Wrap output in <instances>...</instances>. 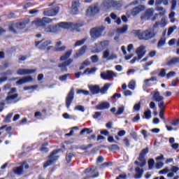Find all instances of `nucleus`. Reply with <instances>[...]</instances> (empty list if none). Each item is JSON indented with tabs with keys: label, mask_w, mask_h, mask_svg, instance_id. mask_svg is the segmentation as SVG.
I'll return each mask as SVG.
<instances>
[{
	"label": "nucleus",
	"mask_w": 179,
	"mask_h": 179,
	"mask_svg": "<svg viewBox=\"0 0 179 179\" xmlns=\"http://www.w3.org/2000/svg\"><path fill=\"white\" fill-rule=\"evenodd\" d=\"M27 162H26V161L23 162L22 163V165L20 166H17L13 169V171L14 173V174H17V176H22V174H23V166H24V164H27Z\"/></svg>",
	"instance_id": "6ab92c4d"
},
{
	"label": "nucleus",
	"mask_w": 179,
	"mask_h": 179,
	"mask_svg": "<svg viewBox=\"0 0 179 179\" xmlns=\"http://www.w3.org/2000/svg\"><path fill=\"white\" fill-rule=\"evenodd\" d=\"M59 45H62V42H61V41L56 43L57 48H55V51L56 52H62V51H65V50H66V46L64 45L59 47Z\"/></svg>",
	"instance_id": "4be33fe9"
},
{
	"label": "nucleus",
	"mask_w": 179,
	"mask_h": 179,
	"mask_svg": "<svg viewBox=\"0 0 179 179\" xmlns=\"http://www.w3.org/2000/svg\"><path fill=\"white\" fill-rule=\"evenodd\" d=\"M164 44H166V38L162 37L158 41L157 47H163V45H164Z\"/></svg>",
	"instance_id": "a19ab883"
},
{
	"label": "nucleus",
	"mask_w": 179,
	"mask_h": 179,
	"mask_svg": "<svg viewBox=\"0 0 179 179\" xmlns=\"http://www.w3.org/2000/svg\"><path fill=\"white\" fill-rule=\"evenodd\" d=\"M179 64V57H173L166 62L167 66H173Z\"/></svg>",
	"instance_id": "393cba45"
},
{
	"label": "nucleus",
	"mask_w": 179,
	"mask_h": 179,
	"mask_svg": "<svg viewBox=\"0 0 179 179\" xmlns=\"http://www.w3.org/2000/svg\"><path fill=\"white\" fill-rule=\"evenodd\" d=\"M86 43V38H83L80 41H77L74 44V47H80V45H83Z\"/></svg>",
	"instance_id": "e433bc0d"
},
{
	"label": "nucleus",
	"mask_w": 179,
	"mask_h": 179,
	"mask_svg": "<svg viewBox=\"0 0 179 179\" xmlns=\"http://www.w3.org/2000/svg\"><path fill=\"white\" fill-rule=\"evenodd\" d=\"M159 78H164L166 76V69H161L160 72L158 74Z\"/></svg>",
	"instance_id": "864d4df0"
},
{
	"label": "nucleus",
	"mask_w": 179,
	"mask_h": 179,
	"mask_svg": "<svg viewBox=\"0 0 179 179\" xmlns=\"http://www.w3.org/2000/svg\"><path fill=\"white\" fill-rule=\"evenodd\" d=\"M159 16H164V11L155 14V15L151 18L152 22H155V20H157Z\"/></svg>",
	"instance_id": "79ce46f5"
},
{
	"label": "nucleus",
	"mask_w": 179,
	"mask_h": 179,
	"mask_svg": "<svg viewBox=\"0 0 179 179\" xmlns=\"http://www.w3.org/2000/svg\"><path fill=\"white\" fill-rule=\"evenodd\" d=\"M87 133L88 135L90 134H93V129L90 128H84L80 132V135H83V134Z\"/></svg>",
	"instance_id": "f704fd0d"
},
{
	"label": "nucleus",
	"mask_w": 179,
	"mask_h": 179,
	"mask_svg": "<svg viewBox=\"0 0 179 179\" xmlns=\"http://www.w3.org/2000/svg\"><path fill=\"white\" fill-rule=\"evenodd\" d=\"M101 78L104 80H111L113 78H117V74L113 71L107 70L106 72L101 73Z\"/></svg>",
	"instance_id": "9b49d317"
},
{
	"label": "nucleus",
	"mask_w": 179,
	"mask_h": 179,
	"mask_svg": "<svg viewBox=\"0 0 179 179\" xmlns=\"http://www.w3.org/2000/svg\"><path fill=\"white\" fill-rule=\"evenodd\" d=\"M13 116V113H8L5 119H4V122L9 123L10 122V120L12 119V117Z\"/></svg>",
	"instance_id": "49530a36"
},
{
	"label": "nucleus",
	"mask_w": 179,
	"mask_h": 179,
	"mask_svg": "<svg viewBox=\"0 0 179 179\" xmlns=\"http://www.w3.org/2000/svg\"><path fill=\"white\" fill-rule=\"evenodd\" d=\"M175 29H176V26L169 27L168 29V36H170V34H172Z\"/></svg>",
	"instance_id": "0e129e2a"
},
{
	"label": "nucleus",
	"mask_w": 179,
	"mask_h": 179,
	"mask_svg": "<svg viewBox=\"0 0 179 179\" xmlns=\"http://www.w3.org/2000/svg\"><path fill=\"white\" fill-rule=\"evenodd\" d=\"M155 166V159H150L148 160V170H152Z\"/></svg>",
	"instance_id": "c03bdc74"
},
{
	"label": "nucleus",
	"mask_w": 179,
	"mask_h": 179,
	"mask_svg": "<svg viewBox=\"0 0 179 179\" xmlns=\"http://www.w3.org/2000/svg\"><path fill=\"white\" fill-rule=\"evenodd\" d=\"M149 153V148H145L141 150V152L139 154V157L138 158V161L134 162V164H136L137 166H139L140 167H143L146 165V159H145L147 154Z\"/></svg>",
	"instance_id": "0eeeda50"
},
{
	"label": "nucleus",
	"mask_w": 179,
	"mask_h": 179,
	"mask_svg": "<svg viewBox=\"0 0 179 179\" xmlns=\"http://www.w3.org/2000/svg\"><path fill=\"white\" fill-rule=\"evenodd\" d=\"M45 146H48V143H45L42 144L40 148V150L42 152V153H48V151L50 150V149H48V148Z\"/></svg>",
	"instance_id": "2f4dec72"
},
{
	"label": "nucleus",
	"mask_w": 179,
	"mask_h": 179,
	"mask_svg": "<svg viewBox=\"0 0 179 179\" xmlns=\"http://www.w3.org/2000/svg\"><path fill=\"white\" fill-rule=\"evenodd\" d=\"M31 80H33V78L31 77V76H27L25 77H22L21 79L17 80L16 82V85H17L18 86H20L22 85H24V83L31 82Z\"/></svg>",
	"instance_id": "a211bd4d"
},
{
	"label": "nucleus",
	"mask_w": 179,
	"mask_h": 179,
	"mask_svg": "<svg viewBox=\"0 0 179 179\" xmlns=\"http://www.w3.org/2000/svg\"><path fill=\"white\" fill-rule=\"evenodd\" d=\"M171 10H176V7L177 6V0H171Z\"/></svg>",
	"instance_id": "603ef678"
},
{
	"label": "nucleus",
	"mask_w": 179,
	"mask_h": 179,
	"mask_svg": "<svg viewBox=\"0 0 179 179\" xmlns=\"http://www.w3.org/2000/svg\"><path fill=\"white\" fill-rule=\"evenodd\" d=\"M142 10H145V6L143 5H139L135 8H134L131 10V16H136L137 15H139Z\"/></svg>",
	"instance_id": "f3484780"
},
{
	"label": "nucleus",
	"mask_w": 179,
	"mask_h": 179,
	"mask_svg": "<svg viewBox=\"0 0 179 179\" xmlns=\"http://www.w3.org/2000/svg\"><path fill=\"white\" fill-rule=\"evenodd\" d=\"M71 55H72V50L66 52L64 55L60 57V61H65L58 64V68L61 69V72H68L67 66H69V65L73 62V59H68Z\"/></svg>",
	"instance_id": "7ed1b4c3"
},
{
	"label": "nucleus",
	"mask_w": 179,
	"mask_h": 179,
	"mask_svg": "<svg viewBox=\"0 0 179 179\" xmlns=\"http://www.w3.org/2000/svg\"><path fill=\"white\" fill-rule=\"evenodd\" d=\"M17 97H19L18 94H14L13 95H8L6 97V101H7V103H10V101H12V100H15V99Z\"/></svg>",
	"instance_id": "cd10ccee"
},
{
	"label": "nucleus",
	"mask_w": 179,
	"mask_h": 179,
	"mask_svg": "<svg viewBox=\"0 0 179 179\" xmlns=\"http://www.w3.org/2000/svg\"><path fill=\"white\" fill-rule=\"evenodd\" d=\"M26 27V22H18L12 21L8 24V30L13 34H17V29L22 30Z\"/></svg>",
	"instance_id": "423d86ee"
},
{
	"label": "nucleus",
	"mask_w": 179,
	"mask_h": 179,
	"mask_svg": "<svg viewBox=\"0 0 179 179\" xmlns=\"http://www.w3.org/2000/svg\"><path fill=\"white\" fill-rule=\"evenodd\" d=\"M133 33L137 36L139 40H144V41H149V40L155 38L156 34H157V33L155 31V29L152 28H149L145 31L141 29L134 30Z\"/></svg>",
	"instance_id": "f257e3e1"
},
{
	"label": "nucleus",
	"mask_w": 179,
	"mask_h": 179,
	"mask_svg": "<svg viewBox=\"0 0 179 179\" xmlns=\"http://www.w3.org/2000/svg\"><path fill=\"white\" fill-rule=\"evenodd\" d=\"M144 15H145V17H146V19L150 20V17H152V16H153V9L152 8L148 9L145 12Z\"/></svg>",
	"instance_id": "c756f323"
},
{
	"label": "nucleus",
	"mask_w": 179,
	"mask_h": 179,
	"mask_svg": "<svg viewBox=\"0 0 179 179\" xmlns=\"http://www.w3.org/2000/svg\"><path fill=\"white\" fill-rule=\"evenodd\" d=\"M151 94H152L153 101L158 103V107L160 108L159 117L162 118V120H164V108H166L164 101V97L160 95V92H152Z\"/></svg>",
	"instance_id": "f03ea898"
},
{
	"label": "nucleus",
	"mask_w": 179,
	"mask_h": 179,
	"mask_svg": "<svg viewBox=\"0 0 179 179\" xmlns=\"http://www.w3.org/2000/svg\"><path fill=\"white\" fill-rule=\"evenodd\" d=\"M157 80V77H151L150 79H145L144 80V83H145L147 87H150V84H149L150 82H156Z\"/></svg>",
	"instance_id": "72a5a7b5"
},
{
	"label": "nucleus",
	"mask_w": 179,
	"mask_h": 179,
	"mask_svg": "<svg viewBox=\"0 0 179 179\" xmlns=\"http://www.w3.org/2000/svg\"><path fill=\"white\" fill-rule=\"evenodd\" d=\"M80 6V3H79V1H73L71 6L72 12H73L74 13H76L77 12H78Z\"/></svg>",
	"instance_id": "b1692460"
},
{
	"label": "nucleus",
	"mask_w": 179,
	"mask_h": 179,
	"mask_svg": "<svg viewBox=\"0 0 179 179\" xmlns=\"http://www.w3.org/2000/svg\"><path fill=\"white\" fill-rule=\"evenodd\" d=\"M96 108L99 110H108L110 108V103L107 101L101 102L99 104L96 106Z\"/></svg>",
	"instance_id": "412c9836"
},
{
	"label": "nucleus",
	"mask_w": 179,
	"mask_h": 179,
	"mask_svg": "<svg viewBox=\"0 0 179 179\" xmlns=\"http://www.w3.org/2000/svg\"><path fill=\"white\" fill-rule=\"evenodd\" d=\"M69 76H71V74L70 73H66V74H64L63 76H61L59 79V80H61L62 82H64L65 80H66V79H68V78H69Z\"/></svg>",
	"instance_id": "09e8293b"
},
{
	"label": "nucleus",
	"mask_w": 179,
	"mask_h": 179,
	"mask_svg": "<svg viewBox=\"0 0 179 179\" xmlns=\"http://www.w3.org/2000/svg\"><path fill=\"white\" fill-rule=\"evenodd\" d=\"M53 20H56V19H51L47 17H43L42 19H38L36 20V24H38V26H45L47 23H51Z\"/></svg>",
	"instance_id": "dca6fc26"
},
{
	"label": "nucleus",
	"mask_w": 179,
	"mask_h": 179,
	"mask_svg": "<svg viewBox=\"0 0 179 179\" xmlns=\"http://www.w3.org/2000/svg\"><path fill=\"white\" fill-rule=\"evenodd\" d=\"M109 150L114 152V150H120V146L117 144H112L108 147Z\"/></svg>",
	"instance_id": "4c0bfd02"
},
{
	"label": "nucleus",
	"mask_w": 179,
	"mask_h": 179,
	"mask_svg": "<svg viewBox=\"0 0 179 179\" xmlns=\"http://www.w3.org/2000/svg\"><path fill=\"white\" fill-rule=\"evenodd\" d=\"M178 170H179L178 166H171V171L172 173H177V171H178Z\"/></svg>",
	"instance_id": "69168bd1"
},
{
	"label": "nucleus",
	"mask_w": 179,
	"mask_h": 179,
	"mask_svg": "<svg viewBox=\"0 0 179 179\" xmlns=\"http://www.w3.org/2000/svg\"><path fill=\"white\" fill-rule=\"evenodd\" d=\"M76 94H84L85 96H89V94H90V92H89V91H87V90H77V92H76Z\"/></svg>",
	"instance_id": "37998d69"
},
{
	"label": "nucleus",
	"mask_w": 179,
	"mask_h": 179,
	"mask_svg": "<svg viewBox=\"0 0 179 179\" xmlns=\"http://www.w3.org/2000/svg\"><path fill=\"white\" fill-rule=\"evenodd\" d=\"M73 99H75V88L73 87L71 88V90L69 92L65 99V104L66 108H71V104H72Z\"/></svg>",
	"instance_id": "9d476101"
},
{
	"label": "nucleus",
	"mask_w": 179,
	"mask_h": 179,
	"mask_svg": "<svg viewBox=\"0 0 179 179\" xmlns=\"http://www.w3.org/2000/svg\"><path fill=\"white\" fill-rule=\"evenodd\" d=\"M89 65H90V61H89V59H87L83 63H81L79 70L83 71V69H85L86 66H89Z\"/></svg>",
	"instance_id": "c85d7f7f"
},
{
	"label": "nucleus",
	"mask_w": 179,
	"mask_h": 179,
	"mask_svg": "<svg viewBox=\"0 0 179 179\" xmlns=\"http://www.w3.org/2000/svg\"><path fill=\"white\" fill-rule=\"evenodd\" d=\"M134 110H135V111H139V110H141V103H138L137 104H135L134 106Z\"/></svg>",
	"instance_id": "774afa93"
},
{
	"label": "nucleus",
	"mask_w": 179,
	"mask_h": 179,
	"mask_svg": "<svg viewBox=\"0 0 179 179\" xmlns=\"http://www.w3.org/2000/svg\"><path fill=\"white\" fill-rule=\"evenodd\" d=\"M90 59L92 62H93L94 64H96V62L99 61V56H97L96 55H94L91 56Z\"/></svg>",
	"instance_id": "5fc2aeb1"
},
{
	"label": "nucleus",
	"mask_w": 179,
	"mask_h": 179,
	"mask_svg": "<svg viewBox=\"0 0 179 179\" xmlns=\"http://www.w3.org/2000/svg\"><path fill=\"white\" fill-rule=\"evenodd\" d=\"M163 166H164V164L162 162H159L156 164L155 167L156 169H157L158 170L162 169V167H163Z\"/></svg>",
	"instance_id": "680f3d73"
},
{
	"label": "nucleus",
	"mask_w": 179,
	"mask_h": 179,
	"mask_svg": "<svg viewBox=\"0 0 179 179\" xmlns=\"http://www.w3.org/2000/svg\"><path fill=\"white\" fill-rule=\"evenodd\" d=\"M103 58L104 59H106L107 61H111L113 59H115V58H117V55H110V50L107 49L103 53Z\"/></svg>",
	"instance_id": "aec40b11"
},
{
	"label": "nucleus",
	"mask_w": 179,
	"mask_h": 179,
	"mask_svg": "<svg viewBox=\"0 0 179 179\" xmlns=\"http://www.w3.org/2000/svg\"><path fill=\"white\" fill-rule=\"evenodd\" d=\"M59 29L61 30L62 29H69L70 27H72V23L71 22H62L58 23Z\"/></svg>",
	"instance_id": "5701e85b"
},
{
	"label": "nucleus",
	"mask_w": 179,
	"mask_h": 179,
	"mask_svg": "<svg viewBox=\"0 0 179 179\" xmlns=\"http://www.w3.org/2000/svg\"><path fill=\"white\" fill-rule=\"evenodd\" d=\"M74 156H75V155H73V153H72V152L66 154V161L68 163H71V162H72V157H73Z\"/></svg>",
	"instance_id": "c9c22d12"
},
{
	"label": "nucleus",
	"mask_w": 179,
	"mask_h": 179,
	"mask_svg": "<svg viewBox=\"0 0 179 179\" xmlns=\"http://www.w3.org/2000/svg\"><path fill=\"white\" fill-rule=\"evenodd\" d=\"M75 110H78V111H81L82 113H85V106L81 105H78L75 107Z\"/></svg>",
	"instance_id": "6e6d98bb"
},
{
	"label": "nucleus",
	"mask_w": 179,
	"mask_h": 179,
	"mask_svg": "<svg viewBox=\"0 0 179 179\" xmlns=\"http://www.w3.org/2000/svg\"><path fill=\"white\" fill-rule=\"evenodd\" d=\"M136 174H135V178H142V176L143 175V169L136 167L135 169Z\"/></svg>",
	"instance_id": "a878e982"
},
{
	"label": "nucleus",
	"mask_w": 179,
	"mask_h": 179,
	"mask_svg": "<svg viewBox=\"0 0 179 179\" xmlns=\"http://www.w3.org/2000/svg\"><path fill=\"white\" fill-rule=\"evenodd\" d=\"M59 13V7L56 6L52 9H46L43 11L44 16H57Z\"/></svg>",
	"instance_id": "2eb2a0df"
},
{
	"label": "nucleus",
	"mask_w": 179,
	"mask_h": 179,
	"mask_svg": "<svg viewBox=\"0 0 179 179\" xmlns=\"http://www.w3.org/2000/svg\"><path fill=\"white\" fill-rule=\"evenodd\" d=\"M106 27L103 26L92 28L90 31L91 38H92L93 40H96V38H99V37H101L103 31H104Z\"/></svg>",
	"instance_id": "6e6552de"
},
{
	"label": "nucleus",
	"mask_w": 179,
	"mask_h": 179,
	"mask_svg": "<svg viewBox=\"0 0 179 179\" xmlns=\"http://www.w3.org/2000/svg\"><path fill=\"white\" fill-rule=\"evenodd\" d=\"M136 54L138 57V60H141L143 58L144 55H146V46L142 45H140L136 50Z\"/></svg>",
	"instance_id": "f8f14e48"
},
{
	"label": "nucleus",
	"mask_w": 179,
	"mask_h": 179,
	"mask_svg": "<svg viewBox=\"0 0 179 179\" xmlns=\"http://www.w3.org/2000/svg\"><path fill=\"white\" fill-rule=\"evenodd\" d=\"M162 3H163L165 6L169 5V0H157L155 2V5H157V6H159V5H162Z\"/></svg>",
	"instance_id": "ea45409f"
},
{
	"label": "nucleus",
	"mask_w": 179,
	"mask_h": 179,
	"mask_svg": "<svg viewBox=\"0 0 179 179\" xmlns=\"http://www.w3.org/2000/svg\"><path fill=\"white\" fill-rule=\"evenodd\" d=\"M0 75H1V76H8V75H12V71H10V70H7V71H5V72L1 73Z\"/></svg>",
	"instance_id": "bf43d9fd"
},
{
	"label": "nucleus",
	"mask_w": 179,
	"mask_h": 179,
	"mask_svg": "<svg viewBox=\"0 0 179 179\" xmlns=\"http://www.w3.org/2000/svg\"><path fill=\"white\" fill-rule=\"evenodd\" d=\"M86 50H87V46L85 45L78 50L77 55L78 57H82V55L86 52Z\"/></svg>",
	"instance_id": "7c9ffc66"
},
{
	"label": "nucleus",
	"mask_w": 179,
	"mask_h": 179,
	"mask_svg": "<svg viewBox=\"0 0 179 179\" xmlns=\"http://www.w3.org/2000/svg\"><path fill=\"white\" fill-rule=\"evenodd\" d=\"M102 6L105 10H108L111 8H121V3L114 0H103Z\"/></svg>",
	"instance_id": "1a4fd4ad"
},
{
	"label": "nucleus",
	"mask_w": 179,
	"mask_h": 179,
	"mask_svg": "<svg viewBox=\"0 0 179 179\" xmlns=\"http://www.w3.org/2000/svg\"><path fill=\"white\" fill-rule=\"evenodd\" d=\"M61 30L59 29V26L57 24L56 25H52V33H57Z\"/></svg>",
	"instance_id": "de8ad7c7"
},
{
	"label": "nucleus",
	"mask_w": 179,
	"mask_h": 179,
	"mask_svg": "<svg viewBox=\"0 0 179 179\" xmlns=\"http://www.w3.org/2000/svg\"><path fill=\"white\" fill-rule=\"evenodd\" d=\"M38 86L37 85H31V86H27L24 87V90H30L31 89H37Z\"/></svg>",
	"instance_id": "13d9d810"
},
{
	"label": "nucleus",
	"mask_w": 179,
	"mask_h": 179,
	"mask_svg": "<svg viewBox=\"0 0 179 179\" xmlns=\"http://www.w3.org/2000/svg\"><path fill=\"white\" fill-rule=\"evenodd\" d=\"M111 164V162H104L99 166L100 170H103L106 167H108Z\"/></svg>",
	"instance_id": "3c124183"
},
{
	"label": "nucleus",
	"mask_w": 179,
	"mask_h": 179,
	"mask_svg": "<svg viewBox=\"0 0 179 179\" xmlns=\"http://www.w3.org/2000/svg\"><path fill=\"white\" fill-rule=\"evenodd\" d=\"M128 30V25H123L122 27L121 28H119L117 29V31L118 33H120V34H124V33H127V31Z\"/></svg>",
	"instance_id": "58836bf2"
},
{
	"label": "nucleus",
	"mask_w": 179,
	"mask_h": 179,
	"mask_svg": "<svg viewBox=\"0 0 179 179\" xmlns=\"http://www.w3.org/2000/svg\"><path fill=\"white\" fill-rule=\"evenodd\" d=\"M176 75V72L174 71H170L166 74V78L170 79V78H173Z\"/></svg>",
	"instance_id": "e2e57ef3"
},
{
	"label": "nucleus",
	"mask_w": 179,
	"mask_h": 179,
	"mask_svg": "<svg viewBox=\"0 0 179 179\" xmlns=\"http://www.w3.org/2000/svg\"><path fill=\"white\" fill-rule=\"evenodd\" d=\"M43 41H44V38L42 39L41 41H35V47H38L39 48V50H45V48H47V47H48V45L52 44V42L51 41V40L45 41L43 43ZM41 43H42V44H41ZM40 44H41V45H40Z\"/></svg>",
	"instance_id": "4468645a"
},
{
	"label": "nucleus",
	"mask_w": 179,
	"mask_h": 179,
	"mask_svg": "<svg viewBox=\"0 0 179 179\" xmlns=\"http://www.w3.org/2000/svg\"><path fill=\"white\" fill-rule=\"evenodd\" d=\"M99 117H101V112H95L93 118H94V120H97Z\"/></svg>",
	"instance_id": "338daca9"
},
{
	"label": "nucleus",
	"mask_w": 179,
	"mask_h": 179,
	"mask_svg": "<svg viewBox=\"0 0 179 179\" xmlns=\"http://www.w3.org/2000/svg\"><path fill=\"white\" fill-rule=\"evenodd\" d=\"M101 135H104V136H108L110 135V131L106 129L101 130L100 131Z\"/></svg>",
	"instance_id": "052dcab7"
},
{
	"label": "nucleus",
	"mask_w": 179,
	"mask_h": 179,
	"mask_svg": "<svg viewBox=\"0 0 179 179\" xmlns=\"http://www.w3.org/2000/svg\"><path fill=\"white\" fill-rule=\"evenodd\" d=\"M35 72H37L36 69H19L17 71V75H19L20 76H24L26 75H31L32 73H34Z\"/></svg>",
	"instance_id": "ddd939ff"
},
{
	"label": "nucleus",
	"mask_w": 179,
	"mask_h": 179,
	"mask_svg": "<svg viewBox=\"0 0 179 179\" xmlns=\"http://www.w3.org/2000/svg\"><path fill=\"white\" fill-rule=\"evenodd\" d=\"M143 118H145V120H150V118H152V111L150 109L145 110Z\"/></svg>",
	"instance_id": "473e14b6"
},
{
	"label": "nucleus",
	"mask_w": 179,
	"mask_h": 179,
	"mask_svg": "<svg viewBox=\"0 0 179 179\" xmlns=\"http://www.w3.org/2000/svg\"><path fill=\"white\" fill-rule=\"evenodd\" d=\"M111 86V84L110 83H106L102 88H100L99 85H90L89 87L90 92H91L92 94H99V93H101V94H106V92L110 87Z\"/></svg>",
	"instance_id": "39448f33"
},
{
	"label": "nucleus",
	"mask_w": 179,
	"mask_h": 179,
	"mask_svg": "<svg viewBox=\"0 0 179 179\" xmlns=\"http://www.w3.org/2000/svg\"><path fill=\"white\" fill-rule=\"evenodd\" d=\"M92 73V72H96V69L95 68H92L91 69L87 68L86 69V70H85V71L83 72V75L86 74V73Z\"/></svg>",
	"instance_id": "4d7b16f0"
},
{
	"label": "nucleus",
	"mask_w": 179,
	"mask_h": 179,
	"mask_svg": "<svg viewBox=\"0 0 179 179\" xmlns=\"http://www.w3.org/2000/svg\"><path fill=\"white\" fill-rule=\"evenodd\" d=\"M62 151V149H56L54 150L52 152H50V154L48 156V160L44 164H43V169H47V167H50V166H52V164H55L57 162H58V159H59V155H58L60 152Z\"/></svg>",
	"instance_id": "20e7f679"
},
{
	"label": "nucleus",
	"mask_w": 179,
	"mask_h": 179,
	"mask_svg": "<svg viewBox=\"0 0 179 179\" xmlns=\"http://www.w3.org/2000/svg\"><path fill=\"white\" fill-rule=\"evenodd\" d=\"M135 80H131V82H129V85H128V87L129 89H130L131 90H135Z\"/></svg>",
	"instance_id": "8fccbe9b"
},
{
	"label": "nucleus",
	"mask_w": 179,
	"mask_h": 179,
	"mask_svg": "<svg viewBox=\"0 0 179 179\" xmlns=\"http://www.w3.org/2000/svg\"><path fill=\"white\" fill-rule=\"evenodd\" d=\"M124 110H125V108L124 107V106H120L117 108V111L115 114L116 115H121V114L124 113Z\"/></svg>",
	"instance_id": "a18cd8bd"
},
{
	"label": "nucleus",
	"mask_w": 179,
	"mask_h": 179,
	"mask_svg": "<svg viewBox=\"0 0 179 179\" xmlns=\"http://www.w3.org/2000/svg\"><path fill=\"white\" fill-rule=\"evenodd\" d=\"M90 9L92 15H97L100 12V8L97 6H90Z\"/></svg>",
	"instance_id": "bb28decb"
}]
</instances>
